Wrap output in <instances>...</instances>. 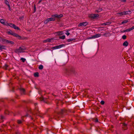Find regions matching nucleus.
I'll return each instance as SVG.
<instances>
[{"label": "nucleus", "mask_w": 134, "mask_h": 134, "mask_svg": "<svg viewBox=\"0 0 134 134\" xmlns=\"http://www.w3.org/2000/svg\"><path fill=\"white\" fill-rule=\"evenodd\" d=\"M95 121L96 122H98V120L97 119H96L95 120Z\"/></svg>", "instance_id": "44"}, {"label": "nucleus", "mask_w": 134, "mask_h": 134, "mask_svg": "<svg viewBox=\"0 0 134 134\" xmlns=\"http://www.w3.org/2000/svg\"><path fill=\"white\" fill-rule=\"evenodd\" d=\"M34 76L35 77H38V73L36 72L34 73Z\"/></svg>", "instance_id": "26"}, {"label": "nucleus", "mask_w": 134, "mask_h": 134, "mask_svg": "<svg viewBox=\"0 0 134 134\" xmlns=\"http://www.w3.org/2000/svg\"><path fill=\"white\" fill-rule=\"evenodd\" d=\"M25 49L26 48L22 46L15 49V52L16 53H23L24 52V51Z\"/></svg>", "instance_id": "1"}, {"label": "nucleus", "mask_w": 134, "mask_h": 134, "mask_svg": "<svg viewBox=\"0 0 134 134\" xmlns=\"http://www.w3.org/2000/svg\"><path fill=\"white\" fill-rule=\"evenodd\" d=\"M42 1V0H40L39 2H38V3H40Z\"/></svg>", "instance_id": "43"}, {"label": "nucleus", "mask_w": 134, "mask_h": 134, "mask_svg": "<svg viewBox=\"0 0 134 134\" xmlns=\"http://www.w3.org/2000/svg\"><path fill=\"white\" fill-rule=\"evenodd\" d=\"M126 36L125 35H124L122 37V38L123 39H125L126 38Z\"/></svg>", "instance_id": "32"}, {"label": "nucleus", "mask_w": 134, "mask_h": 134, "mask_svg": "<svg viewBox=\"0 0 134 134\" xmlns=\"http://www.w3.org/2000/svg\"><path fill=\"white\" fill-rule=\"evenodd\" d=\"M6 26H9L11 27H13L14 24L12 23H6Z\"/></svg>", "instance_id": "16"}, {"label": "nucleus", "mask_w": 134, "mask_h": 134, "mask_svg": "<svg viewBox=\"0 0 134 134\" xmlns=\"http://www.w3.org/2000/svg\"><path fill=\"white\" fill-rule=\"evenodd\" d=\"M62 113H63V110H62Z\"/></svg>", "instance_id": "48"}, {"label": "nucleus", "mask_w": 134, "mask_h": 134, "mask_svg": "<svg viewBox=\"0 0 134 134\" xmlns=\"http://www.w3.org/2000/svg\"><path fill=\"white\" fill-rule=\"evenodd\" d=\"M26 116H28V114L26 115Z\"/></svg>", "instance_id": "45"}, {"label": "nucleus", "mask_w": 134, "mask_h": 134, "mask_svg": "<svg viewBox=\"0 0 134 134\" xmlns=\"http://www.w3.org/2000/svg\"><path fill=\"white\" fill-rule=\"evenodd\" d=\"M8 34H11L12 35V34H13V33L10 30L9 31H8V32H7Z\"/></svg>", "instance_id": "31"}, {"label": "nucleus", "mask_w": 134, "mask_h": 134, "mask_svg": "<svg viewBox=\"0 0 134 134\" xmlns=\"http://www.w3.org/2000/svg\"><path fill=\"white\" fill-rule=\"evenodd\" d=\"M123 125L125 126H126L127 125V124L125 123H123Z\"/></svg>", "instance_id": "42"}, {"label": "nucleus", "mask_w": 134, "mask_h": 134, "mask_svg": "<svg viewBox=\"0 0 134 134\" xmlns=\"http://www.w3.org/2000/svg\"><path fill=\"white\" fill-rule=\"evenodd\" d=\"M133 5H134V3H133Z\"/></svg>", "instance_id": "49"}, {"label": "nucleus", "mask_w": 134, "mask_h": 134, "mask_svg": "<svg viewBox=\"0 0 134 134\" xmlns=\"http://www.w3.org/2000/svg\"><path fill=\"white\" fill-rule=\"evenodd\" d=\"M21 92L22 94H25V91L24 88H21L20 89Z\"/></svg>", "instance_id": "17"}, {"label": "nucleus", "mask_w": 134, "mask_h": 134, "mask_svg": "<svg viewBox=\"0 0 134 134\" xmlns=\"http://www.w3.org/2000/svg\"><path fill=\"white\" fill-rule=\"evenodd\" d=\"M10 44V45H13L14 44V42L13 41L7 40L5 44Z\"/></svg>", "instance_id": "10"}, {"label": "nucleus", "mask_w": 134, "mask_h": 134, "mask_svg": "<svg viewBox=\"0 0 134 134\" xmlns=\"http://www.w3.org/2000/svg\"><path fill=\"white\" fill-rule=\"evenodd\" d=\"M111 23V22H107L105 23H103L102 24V25H108L109 24H110Z\"/></svg>", "instance_id": "18"}, {"label": "nucleus", "mask_w": 134, "mask_h": 134, "mask_svg": "<svg viewBox=\"0 0 134 134\" xmlns=\"http://www.w3.org/2000/svg\"><path fill=\"white\" fill-rule=\"evenodd\" d=\"M43 66L42 65H40V66L38 67V68L40 70H42L43 69Z\"/></svg>", "instance_id": "24"}, {"label": "nucleus", "mask_w": 134, "mask_h": 134, "mask_svg": "<svg viewBox=\"0 0 134 134\" xmlns=\"http://www.w3.org/2000/svg\"><path fill=\"white\" fill-rule=\"evenodd\" d=\"M0 21L1 23L5 25L6 26V23H5L4 21V20L3 19H1L0 20Z\"/></svg>", "instance_id": "13"}, {"label": "nucleus", "mask_w": 134, "mask_h": 134, "mask_svg": "<svg viewBox=\"0 0 134 134\" xmlns=\"http://www.w3.org/2000/svg\"><path fill=\"white\" fill-rule=\"evenodd\" d=\"M7 39H5L2 37H0V41L2 43L6 44Z\"/></svg>", "instance_id": "8"}, {"label": "nucleus", "mask_w": 134, "mask_h": 134, "mask_svg": "<svg viewBox=\"0 0 134 134\" xmlns=\"http://www.w3.org/2000/svg\"><path fill=\"white\" fill-rule=\"evenodd\" d=\"M120 1L122 2H125L126 1V0H120Z\"/></svg>", "instance_id": "37"}, {"label": "nucleus", "mask_w": 134, "mask_h": 134, "mask_svg": "<svg viewBox=\"0 0 134 134\" xmlns=\"http://www.w3.org/2000/svg\"><path fill=\"white\" fill-rule=\"evenodd\" d=\"M128 43L127 41H125L123 44V45L124 46H127L128 45Z\"/></svg>", "instance_id": "20"}, {"label": "nucleus", "mask_w": 134, "mask_h": 134, "mask_svg": "<svg viewBox=\"0 0 134 134\" xmlns=\"http://www.w3.org/2000/svg\"><path fill=\"white\" fill-rule=\"evenodd\" d=\"M100 103L102 104H104V101L102 100L101 101Z\"/></svg>", "instance_id": "35"}, {"label": "nucleus", "mask_w": 134, "mask_h": 134, "mask_svg": "<svg viewBox=\"0 0 134 134\" xmlns=\"http://www.w3.org/2000/svg\"><path fill=\"white\" fill-rule=\"evenodd\" d=\"M102 10V9L101 8H99L97 10H96V11L97 12H101Z\"/></svg>", "instance_id": "25"}, {"label": "nucleus", "mask_w": 134, "mask_h": 134, "mask_svg": "<svg viewBox=\"0 0 134 134\" xmlns=\"http://www.w3.org/2000/svg\"><path fill=\"white\" fill-rule=\"evenodd\" d=\"M131 30H132L134 29V26L131 27Z\"/></svg>", "instance_id": "40"}, {"label": "nucleus", "mask_w": 134, "mask_h": 134, "mask_svg": "<svg viewBox=\"0 0 134 134\" xmlns=\"http://www.w3.org/2000/svg\"><path fill=\"white\" fill-rule=\"evenodd\" d=\"M59 38L61 39L64 40L65 38V36L63 35L62 36H60L59 37Z\"/></svg>", "instance_id": "23"}, {"label": "nucleus", "mask_w": 134, "mask_h": 134, "mask_svg": "<svg viewBox=\"0 0 134 134\" xmlns=\"http://www.w3.org/2000/svg\"><path fill=\"white\" fill-rule=\"evenodd\" d=\"M131 30H132L134 29V26L131 27Z\"/></svg>", "instance_id": "39"}, {"label": "nucleus", "mask_w": 134, "mask_h": 134, "mask_svg": "<svg viewBox=\"0 0 134 134\" xmlns=\"http://www.w3.org/2000/svg\"><path fill=\"white\" fill-rule=\"evenodd\" d=\"M20 59L23 62H24L26 60L25 59L23 58H21Z\"/></svg>", "instance_id": "29"}, {"label": "nucleus", "mask_w": 134, "mask_h": 134, "mask_svg": "<svg viewBox=\"0 0 134 134\" xmlns=\"http://www.w3.org/2000/svg\"><path fill=\"white\" fill-rule=\"evenodd\" d=\"M12 35H13L14 36L17 37L19 39H20L21 38V37L18 35L16 33H13V34H12Z\"/></svg>", "instance_id": "11"}, {"label": "nucleus", "mask_w": 134, "mask_h": 134, "mask_svg": "<svg viewBox=\"0 0 134 134\" xmlns=\"http://www.w3.org/2000/svg\"><path fill=\"white\" fill-rule=\"evenodd\" d=\"M13 27L14 29H17L18 30H19V28L15 26L14 24V25Z\"/></svg>", "instance_id": "21"}, {"label": "nucleus", "mask_w": 134, "mask_h": 134, "mask_svg": "<svg viewBox=\"0 0 134 134\" xmlns=\"http://www.w3.org/2000/svg\"><path fill=\"white\" fill-rule=\"evenodd\" d=\"M54 38H52L50 39L48 38V39H47V40H44L43 41V42H50L52 41L53 40H54Z\"/></svg>", "instance_id": "9"}, {"label": "nucleus", "mask_w": 134, "mask_h": 134, "mask_svg": "<svg viewBox=\"0 0 134 134\" xmlns=\"http://www.w3.org/2000/svg\"><path fill=\"white\" fill-rule=\"evenodd\" d=\"M101 35L100 34H96L94 35V38L99 37L101 36Z\"/></svg>", "instance_id": "12"}, {"label": "nucleus", "mask_w": 134, "mask_h": 134, "mask_svg": "<svg viewBox=\"0 0 134 134\" xmlns=\"http://www.w3.org/2000/svg\"><path fill=\"white\" fill-rule=\"evenodd\" d=\"M8 65L7 64H5L4 66V68L5 69H7V68L8 67Z\"/></svg>", "instance_id": "34"}, {"label": "nucleus", "mask_w": 134, "mask_h": 134, "mask_svg": "<svg viewBox=\"0 0 134 134\" xmlns=\"http://www.w3.org/2000/svg\"><path fill=\"white\" fill-rule=\"evenodd\" d=\"M131 30V29L130 28H129V29H127L125 31V32H128V31H130Z\"/></svg>", "instance_id": "30"}, {"label": "nucleus", "mask_w": 134, "mask_h": 134, "mask_svg": "<svg viewBox=\"0 0 134 134\" xmlns=\"http://www.w3.org/2000/svg\"><path fill=\"white\" fill-rule=\"evenodd\" d=\"M55 20V18L52 17L51 18L47 19L44 21V23L45 24H47L48 22L51 21H54Z\"/></svg>", "instance_id": "2"}, {"label": "nucleus", "mask_w": 134, "mask_h": 134, "mask_svg": "<svg viewBox=\"0 0 134 134\" xmlns=\"http://www.w3.org/2000/svg\"><path fill=\"white\" fill-rule=\"evenodd\" d=\"M5 3L8 6L9 8H10V6L8 2L7 1H5Z\"/></svg>", "instance_id": "22"}, {"label": "nucleus", "mask_w": 134, "mask_h": 134, "mask_svg": "<svg viewBox=\"0 0 134 134\" xmlns=\"http://www.w3.org/2000/svg\"><path fill=\"white\" fill-rule=\"evenodd\" d=\"M21 122H22L21 121V120H18V123L19 124H21Z\"/></svg>", "instance_id": "33"}, {"label": "nucleus", "mask_w": 134, "mask_h": 134, "mask_svg": "<svg viewBox=\"0 0 134 134\" xmlns=\"http://www.w3.org/2000/svg\"><path fill=\"white\" fill-rule=\"evenodd\" d=\"M65 34L67 35V36H68L70 34V33H69L68 31H67L66 32V33Z\"/></svg>", "instance_id": "36"}, {"label": "nucleus", "mask_w": 134, "mask_h": 134, "mask_svg": "<svg viewBox=\"0 0 134 134\" xmlns=\"http://www.w3.org/2000/svg\"><path fill=\"white\" fill-rule=\"evenodd\" d=\"M4 117L2 116H1V119H4Z\"/></svg>", "instance_id": "38"}, {"label": "nucleus", "mask_w": 134, "mask_h": 134, "mask_svg": "<svg viewBox=\"0 0 134 134\" xmlns=\"http://www.w3.org/2000/svg\"><path fill=\"white\" fill-rule=\"evenodd\" d=\"M93 38H94V35L93 36H92L91 37H88L87 38V39H93Z\"/></svg>", "instance_id": "28"}, {"label": "nucleus", "mask_w": 134, "mask_h": 134, "mask_svg": "<svg viewBox=\"0 0 134 134\" xmlns=\"http://www.w3.org/2000/svg\"><path fill=\"white\" fill-rule=\"evenodd\" d=\"M88 23L86 22H83L80 23L78 25V26L79 27L80 26H85L87 25Z\"/></svg>", "instance_id": "6"}, {"label": "nucleus", "mask_w": 134, "mask_h": 134, "mask_svg": "<svg viewBox=\"0 0 134 134\" xmlns=\"http://www.w3.org/2000/svg\"><path fill=\"white\" fill-rule=\"evenodd\" d=\"M99 15L98 14H90L89 16L90 18H91L94 19L97 17H98Z\"/></svg>", "instance_id": "4"}, {"label": "nucleus", "mask_w": 134, "mask_h": 134, "mask_svg": "<svg viewBox=\"0 0 134 134\" xmlns=\"http://www.w3.org/2000/svg\"><path fill=\"white\" fill-rule=\"evenodd\" d=\"M5 47L3 45H0V50H2V49H5Z\"/></svg>", "instance_id": "19"}, {"label": "nucleus", "mask_w": 134, "mask_h": 134, "mask_svg": "<svg viewBox=\"0 0 134 134\" xmlns=\"http://www.w3.org/2000/svg\"><path fill=\"white\" fill-rule=\"evenodd\" d=\"M55 34L57 35H61L63 34V33L62 32H56Z\"/></svg>", "instance_id": "14"}, {"label": "nucleus", "mask_w": 134, "mask_h": 134, "mask_svg": "<svg viewBox=\"0 0 134 134\" xmlns=\"http://www.w3.org/2000/svg\"><path fill=\"white\" fill-rule=\"evenodd\" d=\"M37 104V103H35V105H36Z\"/></svg>", "instance_id": "46"}, {"label": "nucleus", "mask_w": 134, "mask_h": 134, "mask_svg": "<svg viewBox=\"0 0 134 134\" xmlns=\"http://www.w3.org/2000/svg\"><path fill=\"white\" fill-rule=\"evenodd\" d=\"M63 16V15L62 14H60L59 15H58L57 14H55L54 15H52V17H54L55 18H59L62 17Z\"/></svg>", "instance_id": "5"}, {"label": "nucleus", "mask_w": 134, "mask_h": 134, "mask_svg": "<svg viewBox=\"0 0 134 134\" xmlns=\"http://www.w3.org/2000/svg\"><path fill=\"white\" fill-rule=\"evenodd\" d=\"M129 19H126L124 20L121 23V24H126L128 22H129Z\"/></svg>", "instance_id": "15"}, {"label": "nucleus", "mask_w": 134, "mask_h": 134, "mask_svg": "<svg viewBox=\"0 0 134 134\" xmlns=\"http://www.w3.org/2000/svg\"><path fill=\"white\" fill-rule=\"evenodd\" d=\"M75 40V39L74 38H71V39H68V41L69 42H70L71 41H73V40Z\"/></svg>", "instance_id": "27"}, {"label": "nucleus", "mask_w": 134, "mask_h": 134, "mask_svg": "<svg viewBox=\"0 0 134 134\" xmlns=\"http://www.w3.org/2000/svg\"><path fill=\"white\" fill-rule=\"evenodd\" d=\"M130 12L129 11H124L122 12H121L120 13H118L117 14V15H120V16H122L124 15H125L126 14H129V13Z\"/></svg>", "instance_id": "3"}, {"label": "nucleus", "mask_w": 134, "mask_h": 134, "mask_svg": "<svg viewBox=\"0 0 134 134\" xmlns=\"http://www.w3.org/2000/svg\"><path fill=\"white\" fill-rule=\"evenodd\" d=\"M36 9V7H35V9Z\"/></svg>", "instance_id": "47"}, {"label": "nucleus", "mask_w": 134, "mask_h": 134, "mask_svg": "<svg viewBox=\"0 0 134 134\" xmlns=\"http://www.w3.org/2000/svg\"><path fill=\"white\" fill-rule=\"evenodd\" d=\"M64 46V44H63L59 46H56L54 47L53 48L54 49H57L60 48Z\"/></svg>", "instance_id": "7"}, {"label": "nucleus", "mask_w": 134, "mask_h": 134, "mask_svg": "<svg viewBox=\"0 0 134 134\" xmlns=\"http://www.w3.org/2000/svg\"><path fill=\"white\" fill-rule=\"evenodd\" d=\"M108 33H105V34H104V36H105L106 35H108Z\"/></svg>", "instance_id": "41"}]
</instances>
